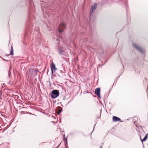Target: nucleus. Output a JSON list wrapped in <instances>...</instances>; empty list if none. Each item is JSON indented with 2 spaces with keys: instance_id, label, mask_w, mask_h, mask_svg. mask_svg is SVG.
<instances>
[{
  "instance_id": "obj_1",
  "label": "nucleus",
  "mask_w": 148,
  "mask_h": 148,
  "mask_svg": "<svg viewBox=\"0 0 148 148\" xmlns=\"http://www.w3.org/2000/svg\"><path fill=\"white\" fill-rule=\"evenodd\" d=\"M66 28L65 24L63 22H62L59 25L58 29L59 32L61 33L63 32L64 30Z\"/></svg>"
},
{
  "instance_id": "obj_2",
  "label": "nucleus",
  "mask_w": 148,
  "mask_h": 148,
  "mask_svg": "<svg viewBox=\"0 0 148 148\" xmlns=\"http://www.w3.org/2000/svg\"><path fill=\"white\" fill-rule=\"evenodd\" d=\"M59 95V92L57 90H53L51 94V97L52 98H56Z\"/></svg>"
},
{
  "instance_id": "obj_3",
  "label": "nucleus",
  "mask_w": 148,
  "mask_h": 148,
  "mask_svg": "<svg viewBox=\"0 0 148 148\" xmlns=\"http://www.w3.org/2000/svg\"><path fill=\"white\" fill-rule=\"evenodd\" d=\"M132 45L136 49L138 50L141 53H144L145 52V50L143 49L140 47L139 46H138V45L135 43H133Z\"/></svg>"
},
{
  "instance_id": "obj_4",
  "label": "nucleus",
  "mask_w": 148,
  "mask_h": 148,
  "mask_svg": "<svg viewBox=\"0 0 148 148\" xmlns=\"http://www.w3.org/2000/svg\"><path fill=\"white\" fill-rule=\"evenodd\" d=\"M51 68L52 73H53V72H54L57 69L55 64L53 62H52L51 64Z\"/></svg>"
},
{
  "instance_id": "obj_5",
  "label": "nucleus",
  "mask_w": 148,
  "mask_h": 148,
  "mask_svg": "<svg viewBox=\"0 0 148 148\" xmlns=\"http://www.w3.org/2000/svg\"><path fill=\"white\" fill-rule=\"evenodd\" d=\"M97 4L96 3H94V4L92 5L91 8V10L90 11V15L92 13L93 10L96 8L97 7Z\"/></svg>"
},
{
  "instance_id": "obj_6",
  "label": "nucleus",
  "mask_w": 148,
  "mask_h": 148,
  "mask_svg": "<svg viewBox=\"0 0 148 148\" xmlns=\"http://www.w3.org/2000/svg\"><path fill=\"white\" fill-rule=\"evenodd\" d=\"M37 72H38V70H37L30 69L29 71V72L31 73L32 76H34Z\"/></svg>"
},
{
  "instance_id": "obj_7",
  "label": "nucleus",
  "mask_w": 148,
  "mask_h": 148,
  "mask_svg": "<svg viewBox=\"0 0 148 148\" xmlns=\"http://www.w3.org/2000/svg\"><path fill=\"white\" fill-rule=\"evenodd\" d=\"M100 93V88H96L95 90V93L100 98L101 97Z\"/></svg>"
},
{
  "instance_id": "obj_8",
  "label": "nucleus",
  "mask_w": 148,
  "mask_h": 148,
  "mask_svg": "<svg viewBox=\"0 0 148 148\" xmlns=\"http://www.w3.org/2000/svg\"><path fill=\"white\" fill-rule=\"evenodd\" d=\"M113 121L114 122H118L120 121V119L116 116H113L112 118Z\"/></svg>"
},
{
  "instance_id": "obj_9",
  "label": "nucleus",
  "mask_w": 148,
  "mask_h": 148,
  "mask_svg": "<svg viewBox=\"0 0 148 148\" xmlns=\"http://www.w3.org/2000/svg\"><path fill=\"white\" fill-rule=\"evenodd\" d=\"M58 52L60 55L62 54L64 52L63 47H61L59 48Z\"/></svg>"
},
{
  "instance_id": "obj_10",
  "label": "nucleus",
  "mask_w": 148,
  "mask_h": 148,
  "mask_svg": "<svg viewBox=\"0 0 148 148\" xmlns=\"http://www.w3.org/2000/svg\"><path fill=\"white\" fill-rule=\"evenodd\" d=\"M148 135V134H147L144 137V138L143 139H141L140 138L142 142L143 141H144L147 139V135Z\"/></svg>"
},
{
  "instance_id": "obj_11",
  "label": "nucleus",
  "mask_w": 148,
  "mask_h": 148,
  "mask_svg": "<svg viewBox=\"0 0 148 148\" xmlns=\"http://www.w3.org/2000/svg\"><path fill=\"white\" fill-rule=\"evenodd\" d=\"M10 54L12 55L14 54L13 48L12 46H11V51L10 53Z\"/></svg>"
},
{
  "instance_id": "obj_12",
  "label": "nucleus",
  "mask_w": 148,
  "mask_h": 148,
  "mask_svg": "<svg viewBox=\"0 0 148 148\" xmlns=\"http://www.w3.org/2000/svg\"><path fill=\"white\" fill-rule=\"evenodd\" d=\"M62 110H61V109H59L58 110V114H59L62 111Z\"/></svg>"
},
{
  "instance_id": "obj_13",
  "label": "nucleus",
  "mask_w": 148,
  "mask_h": 148,
  "mask_svg": "<svg viewBox=\"0 0 148 148\" xmlns=\"http://www.w3.org/2000/svg\"><path fill=\"white\" fill-rule=\"evenodd\" d=\"M119 34V32L117 33L116 34V36L117 37V36H118V35Z\"/></svg>"
},
{
  "instance_id": "obj_14",
  "label": "nucleus",
  "mask_w": 148,
  "mask_h": 148,
  "mask_svg": "<svg viewBox=\"0 0 148 148\" xmlns=\"http://www.w3.org/2000/svg\"><path fill=\"white\" fill-rule=\"evenodd\" d=\"M100 148H102V147H100Z\"/></svg>"
}]
</instances>
